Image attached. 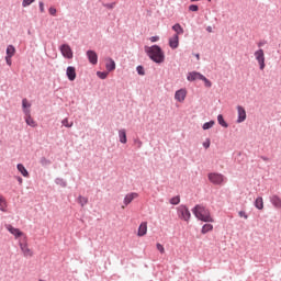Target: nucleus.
<instances>
[{"label": "nucleus", "instance_id": "1", "mask_svg": "<svg viewBox=\"0 0 281 281\" xmlns=\"http://www.w3.org/2000/svg\"><path fill=\"white\" fill-rule=\"evenodd\" d=\"M145 53L147 54L148 58H150V60L157 65H161V63L166 60V54L159 47V45L146 46Z\"/></svg>", "mask_w": 281, "mask_h": 281}, {"label": "nucleus", "instance_id": "38", "mask_svg": "<svg viewBox=\"0 0 281 281\" xmlns=\"http://www.w3.org/2000/svg\"><path fill=\"white\" fill-rule=\"evenodd\" d=\"M38 5H40V12L43 14L45 13V3L43 1H40L38 2Z\"/></svg>", "mask_w": 281, "mask_h": 281}, {"label": "nucleus", "instance_id": "39", "mask_svg": "<svg viewBox=\"0 0 281 281\" xmlns=\"http://www.w3.org/2000/svg\"><path fill=\"white\" fill-rule=\"evenodd\" d=\"M56 12H57V10H56V8H54V7H50V8L48 9V13L50 14V16H56Z\"/></svg>", "mask_w": 281, "mask_h": 281}, {"label": "nucleus", "instance_id": "9", "mask_svg": "<svg viewBox=\"0 0 281 281\" xmlns=\"http://www.w3.org/2000/svg\"><path fill=\"white\" fill-rule=\"evenodd\" d=\"M23 112H24V114L26 115V116L24 117V120L26 121L27 126H30V127H36V126H37V123H36V121L33 120V117H31V115H30V110H29L27 108H24Z\"/></svg>", "mask_w": 281, "mask_h": 281}, {"label": "nucleus", "instance_id": "7", "mask_svg": "<svg viewBox=\"0 0 281 281\" xmlns=\"http://www.w3.org/2000/svg\"><path fill=\"white\" fill-rule=\"evenodd\" d=\"M178 214L182 221L188 222L191 218V213L189 212L188 207L179 206Z\"/></svg>", "mask_w": 281, "mask_h": 281}, {"label": "nucleus", "instance_id": "11", "mask_svg": "<svg viewBox=\"0 0 281 281\" xmlns=\"http://www.w3.org/2000/svg\"><path fill=\"white\" fill-rule=\"evenodd\" d=\"M201 78H203V75L199 71H191L187 76V80L189 82H194V80H201Z\"/></svg>", "mask_w": 281, "mask_h": 281}, {"label": "nucleus", "instance_id": "3", "mask_svg": "<svg viewBox=\"0 0 281 281\" xmlns=\"http://www.w3.org/2000/svg\"><path fill=\"white\" fill-rule=\"evenodd\" d=\"M255 59L259 65L260 71H265L267 64L265 63V50L262 48H259L258 50L255 52Z\"/></svg>", "mask_w": 281, "mask_h": 281}, {"label": "nucleus", "instance_id": "13", "mask_svg": "<svg viewBox=\"0 0 281 281\" xmlns=\"http://www.w3.org/2000/svg\"><path fill=\"white\" fill-rule=\"evenodd\" d=\"M66 76L70 82H74V80H76V67L68 66L66 69Z\"/></svg>", "mask_w": 281, "mask_h": 281}, {"label": "nucleus", "instance_id": "52", "mask_svg": "<svg viewBox=\"0 0 281 281\" xmlns=\"http://www.w3.org/2000/svg\"><path fill=\"white\" fill-rule=\"evenodd\" d=\"M42 281V280H41Z\"/></svg>", "mask_w": 281, "mask_h": 281}, {"label": "nucleus", "instance_id": "19", "mask_svg": "<svg viewBox=\"0 0 281 281\" xmlns=\"http://www.w3.org/2000/svg\"><path fill=\"white\" fill-rule=\"evenodd\" d=\"M119 140L122 144H127V132L125 130H119Z\"/></svg>", "mask_w": 281, "mask_h": 281}, {"label": "nucleus", "instance_id": "26", "mask_svg": "<svg viewBox=\"0 0 281 281\" xmlns=\"http://www.w3.org/2000/svg\"><path fill=\"white\" fill-rule=\"evenodd\" d=\"M77 202L80 204V206H86L87 205V203H89V199L88 198H86V196H79L78 199H77Z\"/></svg>", "mask_w": 281, "mask_h": 281}, {"label": "nucleus", "instance_id": "46", "mask_svg": "<svg viewBox=\"0 0 281 281\" xmlns=\"http://www.w3.org/2000/svg\"><path fill=\"white\" fill-rule=\"evenodd\" d=\"M206 32L212 33V26H207Z\"/></svg>", "mask_w": 281, "mask_h": 281}, {"label": "nucleus", "instance_id": "25", "mask_svg": "<svg viewBox=\"0 0 281 281\" xmlns=\"http://www.w3.org/2000/svg\"><path fill=\"white\" fill-rule=\"evenodd\" d=\"M213 231V225L212 224H205L202 226V235H205L206 233H210Z\"/></svg>", "mask_w": 281, "mask_h": 281}, {"label": "nucleus", "instance_id": "27", "mask_svg": "<svg viewBox=\"0 0 281 281\" xmlns=\"http://www.w3.org/2000/svg\"><path fill=\"white\" fill-rule=\"evenodd\" d=\"M200 80L204 82V87H206L207 89L212 87V81H210V79H207L205 76L202 75V78Z\"/></svg>", "mask_w": 281, "mask_h": 281}, {"label": "nucleus", "instance_id": "41", "mask_svg": "<svg viewBox=\"0 0 281 281\" xmlns=\"http://www.w3.org/2000/svg\"><path fill=\"white\" fill-rule=\"evenodd\" d=\"M156 247H157V250L160 251V254H165L166 252V249L164 248L162 245L157 244Z\"/></svg>", "mask_w": 281, "mask_h": 281}, {"label": "nucleus", "instance_id": "51", "mask_svg": "<svg viewBox=\"0 0 281 281\" xmlns=\"http://www.w3.org/2000/svg\"><path fill=\"white\" fill-rule=\"evenodd\" d=\"M207 1H212V0H207Z\"/></svg>", "mask_w": 281, "mask_h": 281}, {"label": "nucleus", "instance_id": "36", "mask_svg": "<svg viewBox=\"0 0 281 281\" xmlns=\"http://www.w3.org/2000/svg\"><path fill=\"white\" fill-rule=\"evenodd\" d=\"M189 12H199V5L196 4L189 5Z\"/></svg>", "mask_w": 281, "mask_h": 281}, {"label": "nucleus", "instance_id": "23", "mask_svg": "<svg viewBox=\"0 0 281 281\" xmlns=\"http://www.w3.org/2000/svg\"><path fill=\"white\" fill-rule=\"evenodd\" d=\"M14 54H16V48H14L13 45H9L7 47V56H9V58H12V56H14Z\"/></svg>", "mask_w": 281, "mask_h": 281}, {"label": "nucleus", "instance_id": "22", "mask_svg": "<svg viewBox=\"0 0 281 281\" xmlns=\"http://www.w3.org/2000/svg\"><path fill=\"white\" fill-rule=\"evenodd\" d=\"M108 71H115V60L113 58L109 59V63L105 65Z\"/></svg>", "mask_w": 281, "mask_h": 281}, {"label": "nucleus", "instance_id": "44", "mask_svg": "<svg viewBox=\"0 0 281 281\" xmlns=\"http://www.w3.org/2000/svg\"><path fill=\"white\" fill-rule=\"evenodd\" d=\"M203 147H205V149L210 148V139L206 138L205 143H203Z\"/></svg>", "mask_w": 281, "mask_h": 281}, {"label": "nucleus", "instance_id": "47", "mask_svg": "<svg viewBox=\"0 0 281 281\" xmlns=\"http://www.w3.org/2000/svg\"><path fill=\"white\" fill-rule=\"evenodd\" d=\"M195 58H196V60H200L201 56L199 54H195Z\"/></svg>", "mask_w": 281, "mask_h": 281}, {"label": "nucleus", "instance_id": "6", "mask_svg": "<svg viewBox=\"0 0 281 281\" xmlns=\"http://www.w3.org/2000/svg\"><path fill=\"white\" fill-rule=\"evenodd\" d=\"M59 52L64 56V58H67L68 60H71V58H74V50H71V46H69V44H63L59 47Z\"/></svg>", "mask_w": 281, "mask_h": 281}, {"label": "nucleus", "instance_id": "10", "mask_svg": "<svg viewBox=\"0 0 281 281\" xmlns=\"http://www.w3.org/2000/svg\"><path fill=\"white\" fill-rule=\"evenodd\" d=\"M138 193H136V192H132V193H128V194H126L125 195V198L123 199V204L125 205V206H128V204H131L132 203V201H134L135 199H138Z\"/></svg>", "mask_w": 281, "mask_h": 281}, {"label": "nucleus", "instance_id": "15", "mask_svg": "<svg viewBox=\"0 0 281 281\" xmlns=\"http://www.w3.org/2000/svg\"><path fill=\"white\" fill-rule=\"evenodd\" d=\"M148 233V223L143 222L138 227V237H144Z\"/></svg>", "mask_w": 281, "mask_h": 281}, {"label": "nucleus", "instance_id": "48", "mask_svg": "<svg viewBox=\"0 0 281 281\" xmlns=\"http://www.w3.org/2000/svg\"><path fill=\"white\" fill-rule=\"evenodd\" d=\"M262 45H265V43L259 42L258 47H262Z\"/></svg>", "mask_w": 281, "mask_h": 281}, {"label": "nucleus", "instance_id": "40", "mask_svg": "<svg viewBox=\"0 0 281 281\" xmlns=\"http://www.w3.org/2000/svg\"><path fill=\"white\" fill-rule=\"evenodd\" d=\"M238 216H240V218L248 220V215H247V213H245V211H239Z\"/></svg>", "mask_w": 281, "mask_h": 281}, {"label": "nucleus", "instance_id": "8", "mask_svg": "<svg viewBox=\"0 0 281 281\" xmlns=\"http://www.w3.org/2000/svg\"><path fill=\"white\" fill-rule=\"evenodd\" d=\"M7 231H9V233L13 235L16 239L19 237H23L24 241V237H26V235L23 232H21L19 228H14L12 225H7Z\"/></svg>", "mask_w": 281, "mask_h": 281}, {"label": "nucleus", "instance_id": "43", "mask_svg": "<svg viewBox=\"0 0 281 281\" xmlns=\"http://www.w3.org/2000/svg\"><path fill=\"white\" fill-rule=\"evenodd\" d=\"M149 41H150L151 43H157V41H159V36H151V37L149 38Z\"/></svg>", "mask_w": 281, "mask_h": 281}, {"label": "nucleus", "instance_id": "2", "mask_svg": "<svg viewBox=\"0 0 281 281\" xmlns=\"http://www.w3.org/2000/svg\"><path fill=\"white\" fill-rule=\"evenodd\" d=\"M193 216L198 218L199 221L205 222V223H213V218L210 215V211L205 209V206L202 205H195L192 209Z\"/></svg>", "mask_w": 281, "mask_h": 281}, {"label": "nucleus", "instance_id": "29", "mask_svg": "<svg viewBox=\"0 0 281 281\" xmlns=\"http://www.w3.org/2000/svg\"><path fill=\"white\" fill-rule=\"evenodd\" d=\"M214 125H215V122H214V121L205 122V124H203V126H202V130H203V131L210 130V128H212Z\"/></svg>", "mask_w": 281, "mask_h": 281}, {"label": "nucleus", "instance_id": "16", "mask_svg": "<svg viewBox=\"0 0 281 281\" xmlns=\"http://www.w3.org/2000/svg\"><path fill=\"white\" fill-rule=\"evenodd\" d=\"M169 47L171 49H177L179 47V36L173 35L172 37L169 38Z\"/></svg>", "mask_w": 281, "mask_h": 281}, {"label": "nucleus", "instance_id": "30", "mask_svg": "<svg viewBox=\"0 0 281 281\" xmlns=\"http://www.w3.org/2000/svg\"><path fill=\"white\" fill-rule=\"evenodd\" d=\"M98 78H100L101 80H106L109 72L106 71H98L97 72Z\"/></svg>", "mask_w": 281, "mask_h": 281}, {"label": "nucleus", "instance_id": "12", "mask_svg": "<svg viewBox=\"0 0 281 281\" xmlns=\"http://www.w3.org/2000/svg\"><path fill=\"white\" fill-rule=\"evenodd\" d=\"M87 58L91 65H98V53L94 50H88Z\"/></svg>", "mask_w": 281, "mask_h": 281}, {"label": "nucleus", "instance_id": "34", "mask_svg": "<svg viewBox=\"0 0 281 281\" xmlns=\"http://www.w3.org/2000/svg\"><path fill=\"white\" fill-rule=\"evenodd\" d=\"M36 0H23L22 1V8H27V5H32Z\"/></svg>", "mask_w": 281, "mask_h": 281}, {"label": "nucleus", "instance_id": "20", "mask_svg": "<svg viewBox=\"0 0 281 281\" xmlns=\"http://www.w3.org/2000/svg\"><path fill=\"white\" fill-rule=\"evenodd\" d=\"M172 30L173 32H176V34H173V36H181V34H183V26H181V24L179 23H176L173 26H172Z\"/></svg>", "mask_w": 281, "mask_h": 281}, {"label": "nucleus", "instance_id": "14", "mask_svg": "<svg viewBox=\"0 0 281 281\" xmlns=\"http://www.w3.org/2000/svg\"><path fill=\"white\" fill-rule=\"evenodd\" d=\"M187 93L188 92L186 91V89L177 90L175 93V98L178 102H183V100H186Z\"/></svg>", "mask_w": 281, "mask_h": 281}, {"label": "nucleus", "instance_id": "35", "mask_svg": "<svg viewBox=\"0 0 281 281\" xmlns=\"http://www.w3.org/2000/svg\"><path fill=\"white\" fill-rule=\"evenodd\" d=\"M61 123L63 126H66L67 128H71V126L74 125L72 122L69 123L68 119H64Z\"/></svg>", "mask_w": 281, "mask_h": 281}, {"label": "nucleus", "instance_id": "49", "mask_svg": "<svg viewBox=\"0 0 281 281\" xmlns=\"http://www.w3.org/2000/svg\"><path fill=\"white\" fill-rule=\"evenodd\" d=\"M18 182L22 183V182H23V179L18 178Z\"/></svg>", "mask_w": 281, "mask_h": 281}, {"label": "nucleus", "instance_id": "18", "mask_svg": "<svg viewBox=\"0 0 281 281\" xmlns=\"http://www.w3.org/2000/svg\"><path fill=\"white\" fill-rule=\"evenodd\" d=\"M270 203H272L273 207L281 209V199L278 195L270 196Z\"/></svg>", "mask_w": 281, "mask_h": 281}, {"label": "nucleus", "instance_id": "4", "mask_svg": "<svg viewBox=\"0 0 281 281\" xmlns=\"http://www.w3.org/2000/svg\"><path fill=\"white\" fill-rule=\"evenodd\" d=\"M19 245H20L21 252H23V257H26V258L33 257L34 252L27 246V237H24V240H21Z\"/></svg>", "mask_w": 281, "mask_h": 281}, {"label": "nucleus", "instance_id": "17", "mask_svg": "<svg viewBox=\"0 0 281 281\" xmlns=\"http://www.w3.org/2000/svg\"><path fill=\"white\" fill-rule=\"evenodd\" d=\"M247 120V112H245L244 108H238V119L237 123L240 124Z\"/></svg>", "mask_w": 281, "mask_h": 281}, {"label": "nucleus", "instance_id": "45", "mask_svg": "<svg viewBox=\"0 0 281 281\" xmlns=\"http://www.w3.org/2000/svg\"><path fill=\"white\" fill-rule=\"evenodd\" d=\"M22 106H27V99L22 100Z\"/></svg>", "mask_w": 281, "mask_h": 281}, {"label": "nucleus", "instance_id": "32", "mask_svg": "<svg viewBox=\"0 0 281 281\" xmlns=\"http://www.w3.org/2000/svg\"><path fill=\"white\" fill-rule=\"evenodd\" d=\"M136 71L138 76H146V70H144V66H137Z\"/></svg>", "mask_w": 281, "mask_h": 281}, {"label": "nucleus", "instance_id": "24", "mask_svg": "<svg viewBox=\"0 0 281 281\" xmlns=\"http://www.w3.org/2000/svg\"><path fill=\"white\" fill-rule=\"evenodd\" d=\"M255 207L258 209L259 211H261V210L265 207L261 196H259L258 199H256V201H255Z\"/></svg>", "mask_w": 281, "mask_h": 281}, {"label": "nucleus", "instance_id": "5", "mask_svg": "<svg viewBox=\"0 0 281 281\" xmlns=\"http://www.w3.org/2000/svg\"><path fill=\"white\" fill-rule=\"evenodd\" d=\"M209 180L211 183L220 186L225 182V176L222 173L211 172L209 173Z\"/></svg>", "mask_w": 281, "mask_h": 281}, {"label": "nucleus", "instance_id": "50", "mask_svg": "<svg viewBox=\"0 0 281 281\" xmlns=\"http://www.w3.org/2000/svg\"><path fill=\"white\" fill-rule=\"evenodd\" d=\"M122 209L124 210V209H125V206H122Z\"/></svg>", "mask_w": 281, "mask_h": 281}, {"label": "nucleus", "instance_id": "33", "mask_svg": "<svg viewBox=\"0 0 281 281\" xmlns=\"http://www.w3.org/2000/svg\"><path fill=\"white\" fill-rule=\"evenodd\" d=\"M171 205H178L180 203V196H173L170 199Z\"/></svg>", "mask_w": 281, "mask_h": 281}, {"label": "nucleus", "instance_id": "42", "mask_svg": "<svg viewBox=\"0 0 281 281\" xmlns=\"http://www.w3.org/2000/svg\"><path fill=\"white\" fill-rule=\"evenodd\" d=\"M5 63H7V65L9 66V67H12V57H10V56H5Z\"/></svg>", "mask_w": 281, "mask_h": 281}, {"label": "nucleus", "instance_id": "21", "mask_svg": "<svg viewBox=\"0 0 281 281\" xmlns=\"http://www.w3.org/2000/svg\"><path fill=\"white\" fill-rule=\"evenodd\" d=\"M16 169L18 171H20V173L25 177L29 178L30 177V172H27L26 168H24V166L22 164H18L16 165Z\"/></svg>", "mask_w": 281, "mask_h": 281}, {"label": "nucleus", "instance_id": "28", "mask_svg": "<svg viewBox=\"0 0 281 281\" xmlns=\"http://www.w3.org/2000/svg\"><path fill=\"white\" fill-rule=\"evenodd\" d=\"M217 123H220V125L223 126L224 128H227V123L225 122V119L223 117V115H217Z\"/></svg>", "mask_w": 281, "mask_h": 281}, {"label": "nucleus", "instance_id": "37", "mask_svg": "<svg viewBox=\"0 0 281 281\" xmlns=\"http://www.w3.org/2000/svg\"><path fill=\"white\" fill-rule=\"evenodd\" d=\"M103 8H108V10H113V8H115V2L103 3Z\"/></svg>", "mask_w": 281, "mask_h": 281}, {"label": "nucleus", "instance_id": "31", "mask_svg": "<svg viewBox=\"0 0 281 281\" xmlns=\"http://www.w3.org/2000/svg\"><path fill=\"white\" fill-rule=\"evenodd\" d=\"M0 211H2V212L7 211V202L2 198H0Z\"/></svg>", "mask_w": 281, "mask_h": 281}]
</instances>
